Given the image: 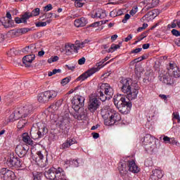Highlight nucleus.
Instances as JSON below:
<instances>
[{
	"label": "nucleus",
	"mask_w": 180,
	"mask_h": 180,
	"mask_svg": "<svg viewBox=\"0 0 180 180\" xmlns=\"http://www.w3.org/2000/svg\"><path fill=\"white\" fill-rule=\"evenodd\" d=\"M133 81L131 79L123 78L120 81V86L122 92L126 94L127 98L130 101H134L139 95V86L133 87Z\"/></svg>",
	"instance_id": "1"
},
{
	"label": "nucleus",
	"mask_w": 180,
	"mask_h": 180,
	"mask_svg": "<svg viewBox=\"0 0 180 180\" xmlns=\"http://www.w3.org/2000/svg\"><path fill=\"white\" fill-rule=\"evenodd\" d=\"M109 58H110V57L106 56L101 61L97 63L96 64V66L89 69L86 72L82 73L80 76H79L76 79V81L77 82L81 81V82H82V81H85V79H88L89 77H92V75H94V74H95L96 72H98V71H99L101 68H103V67H105V65H103V63H105V61H108Z\"/></svg>",
	"instance_id": "2"
},
{
	"label": "nucleus",
	"mask_w": 180,
	"mask_h": 180,
	"mask_svg": "<svg viewBox=\"0 0 180 180\" xmlns=\"http://www.w3.org/2000/svg\"><path fill=\"white\" fill-rule=\"evenodd\" d=\"M45 176L47 178V179L51 180H65V172L61 167H51L48 170H46Z\"/></svg>",
	"instance_id": "3"
},
{
	"label": "nucleus",
	"mask_w": 180,
	"mask_h": 180,
	"mask_svg": "<svg viewBox=\"0 0 180 180\" xmlns=\"http://www.w3.org/2000/svg\"><path fill=\"white\" fill-rule=\"evenodd\" d=\"M143 144L146 151L148 153H153L157 148V143H155V138L151 134H146L143 137Z\"/></svg>",
	"instance_id": "4"
},
{
	"label": "nucleus",
	"mask_w": 180,
	"mask_h": 180,
	"mask_svg": "<svg viewBox=\"0 0 180 180\" xmlns=\"http://www.w3.org/2000/svg\"><path fill=\"white\" fill-rule=\"evenodd\" d=\"M57 96V92L54 90L46 91L38 95V101L41 103H46L49 101H53Z\"/></svg>",
	"instance_id": "5"
},
{
	"label": "nucleus",
	"mask_w": 180,
	"mask_h": 180,
	"mask_svg": "<svg viewBox=\"0 0 180 180\" xmlns=\"http://www.w3.org/2000/svg\"><path fill=\"white\" fill-rule=\"evenodd\" d=\"M6 165L8 168H22V162L18 156H15L14 154H10L6 162Z\"/></svg>",
	"instance_id": "6"
},
{
	"label": "nucleus",
	"mask_w": 180,
	"mask_h": 180,
	"mask_svg": "<svg viewBox=\"0 0 180 180\" xmlns=\"http://www.w3.org/2000/svg\"><path fill=\"white\" fill-rule=\"evenodd\" d=\"M120 114L116 112L115 110H111V112L109 113L108 118L104 119V124L105 126H113L116 122L120 121Z\"/></svg>",
	"instance_id": "7"
},
{
	"label": "nucleus",
	"mask_w": 180,
	"mask_h": 180,
	"mask_svg": "<svg viewBox=\"0 0 180 180\" xmlns=\"http://www.w3.org/2000/svg\"><path fill=\"white\" fill-rule=\"evenodd\" d=\"M57 124L64 134H67L70 131V117L67 115L60 117Z\"/></svg>",
	"instance_id": "8"
},
{
	"label": "nucleus",
	"mask_w": 180,
	"mask_h": 180,
	"mask_svg": "<svg viewBox=\"0 0 180 180\" xmlns=\"http://www.w3.org/2000/svg\"><path fill=\"white\" fill-rule=\"evenodd\" d=\"M72 108L75 112H78L81 108L85 105V98L82 96H75L72 99Z\"/></svg>",
	"instance_id": "9"
},
{
	"label": "nucleus",
	"mask_w": 180,
	"mask_h": 180,
	"mask_svg": "<svg viewBox=\"0 0 180 180\" xmlns=\"http://www.w3.org/2000/svg\"><path fill=\"white\" fill-rule=\"evenodd\" d=\"M131 102L126 101V98L122 99V103L118 106V110L123 115H127L131 110Z\"/></svg>",
	"instance_id": "10"
},
{
	"label": "nucleus",
	"mask_w": 180,
	"mask_h": 180,
	"mask_svg": "<svg viewBox=\"0 0 180 180\" xmlns=\"http://www.w3.org/2000/svg\"><path fill=\"white\" fill-rule=\"evenodd\" d=\"M21 117H27L33 112V105H25L24 107H20L16 109Z\"/></svg>",
	"instance_id": "11"
},
{
	"label": "nucleus",
	"mask_w": 180,
	"mask_h": 180,
	"mask_svg": "<svg viewBox=\"0 0 180 180\" xmlns=\"http://www.w3.org/2000/svg\"><path fill=\"white\" fill-rule=\"evenodd\" d=\"M100 85V89L104 91L105 95H107V96L111 99V98L113 96V94H115V91L113 90V88L110 86V84L108 83H103Z\"/></svg>",
	"instance_id": "12"
},
{
	"label": "nucleus",
	"mask_w": 180,
	"mask_h": 180,
	"mask_svg": "<svg viewBox=\"0 0 180 180\" xmlns=\"http://www.w3.org/2000/svg\"><path fill=\"white\" fill-rule=\"evenodd\" d=\"M168 72L170 75H173L174 78L180 77V70L179 68L176 65V63H169V67L167 68Z\"/></svg>",
	"instance_id": "13"
},
{
	"label": "nucleus",
	"mask_w": 180,
	"mask_h": 180,
	"mask_svg": "<svg viewBox=\"0 0 180 180\" xmlns=\"http://www.w3.org/2000/svg\"><path fill=\"white\" fill-rule=\"evenodd\" d=\"M0 176L4 180L13 179L15 178V172L4 167L0 169Z\"/></svg>",
	"instance_id": "14"
},
{
	"label": "nucleus",
	"mask_w": 180,
	"mask_h": 180,
	"mask_svg": "<svg viewBox=\"0 0 180 180\" xmlns=\"http://www.w3.org/2000/svg\"><path fill=\"white\" fill-rule=\"evenodd\" d=\"M100 106V102L99 100L96 98H91L89 101L88 103V109L90 110L92 113L94 112H96V110H98Z\"/></svg>",
	"instance_id": "15"
},
{
	"label": "nucleus",
	"mask_w": 180,
	"mask_h": 180,
	"mask_svg": "<svg viewBox=\"0 0 180 180\" xmlns=\"http://www.w3.org/2000/svg\"><path fill=\"white\" fill-rule=\"evenodd\" d=\"M128 160L122 159L118 164V170L121 175H126L129 172Z\"/></svg>",
	"instance_id": "16"
},
{
	"label": "nucleus",
	"mask_w": 180,
	"mask_h": 180,
	"mask_svg": "<svg viewBox=\"0 0 180 180\" xmlns=\"http://www.w3.org/2000/svg\"><path fill=\"white\" fill-rule=\"evenodd\" d=\"M36 56L34 54L27 55L22 58V63L27 68H30Z\"/></svg>",
	"instance_id": "17"
},
{
	"label": "nucleus",
	"mask_w": 180,
	"mask_h": 180,
	"mask_svg": "<svg viewBox=\"0 0 180 180\" xmlns=\"http://www.w3.org/2000/svg\"><path fill=\"white\" fill-rule=\"evenodd\" d=\"M37 157L35 159V162L39 165V167H41V168H44L47 165V159L45 160V161H43L44 156L41 154V152L38 151L37 153Z\"/></svg>",
	"instance_id": "18"
},
{
	"label": "nucleus",
	"mask_w": 180,
	"mask_h": 180,
	"mask_svg": "<svg viewBox=\"0 0 180 180\" xmlns=\"http://www.w3.org/2000/svg\"><path fill=\"white\" fill-rule=\"evenodd\" d=\"M32 18V14H30V12H25L23 15H21V18L16 17L15 18V23H27V20L30 19Z\"/></svg>",
	"instance_id": "19"
},
{
	"label": "nucleus",
	"mask_w": 180,
	"mask_h": 180,
	"mask_svg": "<svg viewBox=\"0 0 180 180\" xmlns=\"http://www.w3.org/2000/svg\"><path fill=\"white\" fill-rule=\"evenodd\" d=\"M77 143L78 142L75 138H68L67 140L60 146V150H66V148H70L71 146L77 144Z\"/></svg>",
	"instance_id": "20"
},
{
	"label": "nucleus",
	"mask_w": 180,
	"mask_h": 180,
	"mask_svg": "<svg viewBox=\"0 0 180 180\" xmlns=\"http://www.w3.org/2000/svg\"><path fill=\"white\" fill-rule=\"evenodd\" d=\"M29 150V148L26 147L25 148L22 145H18L15 148V153L20 157V158H22V157H25L26 154H27V151Z\"/></svg>",
	"instance_id": "21"
},
{
	"label": "nucleus",
	"mask_w": 180,
	"mask_h": 180,
	"mask_svg": "<svg viewBox=\"0 0 180 180\" xmlns=\"http://www.w3.org/2000/svg\"><path fill=\"white\" fill-rule=\"evenodd\" d=\"M128 171L130 172H133V174H137L140 172V167L136 165V162L134 160H128Z\"/></svg>",
	"instance_id": "22"
},
{
	"label": "nucleus",
	"mask_w": 180,
	"mask_h": 180,
	"mask_svg": "<svg viewBox=\"0 0 180 180\" xmlns=\"http://www.w3.org/2000/svg\"><path fill=\"white\" fill-rule=\"evenodd\" d=\"M110 109V107L109 105H104L101 111V114L103 118L109 119V114L112 112V110H109Z\"/></svg>",
	"instance_id": "23"
},
{
	"label": "nucleus",
	"mask_w": 180,
	"mask_h": 180,
	"mask_svg": "<svg viewBox=\"0 0 180 180\" xmlns=\"http://www.w3.org/2000/svg\"><path fill=\"white\" fill-rule=\"evenodd\" d=\"M23 143L27 146H33V140L30 138L28 133H23L22 135Z\"/></svg>",
	"instance_id": "24"
},
{
	"label": "nucleus",
	"mask_w": 180,
	"mask_h": 180,
	"mask_svg": "<svg viewBox=\"0 0 180 180\" xmlns=\"http://www.w3.org/2000/svg\"><path fill=\"white\" fill-rule=\"evenodd\" d=\"M91 18L95 19V18H99V19H103L106 18V13L102 10V9H98L96 10L94 15H91Z\"/></svg>",
	"instance_id": "25"
},
{
	"label": "nucleus",
	"mask_w": 180,
	"mask_h": 180,
	"mask_svg": "<svg viewBox=\"0 0 180 180\" xmlns=\"http://www.w3.org/2000/svg\"><path fill=\"white\" fill-rule=\"evenodd\" d=\"M88 22L85 18H81L75 20V26L76 27H84Z\"/></svg>",
	"instance_id": "26"
},
{
	"label": "nucleus",
	"mask_w": 180,
	"mask_h": 180,
	"mask_svg": "<svg viewBox=\"0 0 180 180\" xmlns=\"http://www.w3.org/2000/svg\"><path fill=\"white\" fill-rule=\"evenodd\" d=\"M20 114L15 110L13 113H12L8 117V122H15V120H19L20 119Z\"/></svg>",
	"instance_id": "27"
},
{
	"label": "nucleus",
	"mask_w": 180,
	"mask_h": 180,
	"mask_svg": "<svg viewBox=\"0 0 180 180\" xmlns=\"http://www.w3.org/2000/svg\"><path fill=\"white\" fill-rule=\"evenodd\" d=\"M98 94L97 96H98V98L101 102H105L106 101H109L110 99L106 94H103V91L100 89H98Z\"/></svg>",
	"instance_id": "28"
},
{
	"label": "nucleus",
	"mask_w": 180,
	"mask_h": 180,
	"mask_svg": "<svg viewBox=\"0 0 180 180\" xmlns=\"http://www.w3.org/2000/svg\"><path fill=\"white\" fill-rule=\"evenodd\" d=\"M37 131L39 139H43V137L46 136V133H49V129H47V127L44 126L41 128H39V130H37Z\"/></svg>",
	"instance_id": "29"
},
{
	"label": "nucleus",
	"mask_w": 180,
	"mask_h": 180,
	"mask_svg": "<svg viewBox=\"0 0 180 180\" xmlns=\"http://www.w3.org/2000/svg\"><path fill=\"white\" fill-rule=\"evenodd\" d=\"M69 46L71 48L72 53H78V50L81 49L79 46V41H76L75 44H69Z\"/></svg>",
	"instance_id": "30"
},
{
	"label": "nucleus",
	"mask_w": 180,
	"mask_h": 180,
	"mask_svg": "<svg viewBox=\"0 0 180 180\" xmlns=\"http://www.w3.org/2000/svg\"><path fill=\"white\" fill-rule=\"evenodd\" d=\"M126 98L122 97V96H117L116 98H114V105H115L116 108L119 109V106L122 105L123 102V99H125Z\"/></svg>",
	"instance_id": "31"
},
{
	"label": "nucleus",
	"mask_w": 180,
	"mask_h": 180,
	"mask_svg": "<svg viewBox=\"0 0 180 180\" xmlns=\"http://www.w3.org/2000/svg\"><path fill=\"white\" fill-rule=\"evenodd\" d=\"M158 4H160V0H156L154 2H152L151 6H146L142 9V11H145V12H147V11H150V9H153V8H155V6H157V5H158Z\"/></svg>",
	"instance_id": "32"
},
{
	"label": "nucleus",
	"mask_w": 180,
	"mask_h": 180,
	"mask_svg": "<svg viewBox=\"0 0 180 180\" xmlns=\"http://www.w3.org/2000/svg\"><path fill=\"white\" fill-rule=\"evenodd\" d=\"M34 49H36V46H34V45H30V46H26L23 49V53H27L28 54H32V53L34 52Z\"/></svg>",
	"instance_id": "33"
},
{
	"label": "nucleus",
	"mask_w": 180,
	"mask_h": 180,
	"mask_svg": "<svg viewBox=\"0 0 180 180\" xmlns=\"http://www.w3.org/2000/svg\"><path fill=\"white\" fill-rule=\"evenodd\" d=\"M153 174H154L159 179H160V178H162V176H164V174H162V171L160 169H155V170H153Z\"/></svg>",
	"instance_id": "34"
},
{
	"label": "nucleus",
	"mask_w": 180,
	"mask_h": 180,
	"mask_svg": "<svg viewBox=\"0 0 180 180\" xmlns=\"http://www.w3.org/2000/svg\"><path fill=\"white\" fill-rule=\"evenodd\" d=\"M152 79H154V72H152V77H150V74H146L145 77L143 78V82L145 84H148V82H151Z\"/></svg>",
	"instance_id": "35"
},
{
	"label": "nucleus",
	"mask_w": 180,
	"mask_h": 180,
	"mask_svg": "<svg viewBox=\"0 0 180 180\" xmlns=\"http://www.w3.org/2000/svg\"><path fill=\"white\" fill-rule=\"evenodd\" d=\"M161 13V11L158 9H153L150 11H149L147 14L146 16H158V15Z\"/></svg>",
	"instance_id": "36"
},
{
	"label": "nucleus",
	"mask_w": 180,
	"mask_h": 180,
	"mask_svg": "<svg viewBox=\"0 0 180 180\" xmlns=\"http://www.w3.org/2000/svg\"><path fill=\"white\" fill-rule=\"evenodd\" d=\"M70 115L77 120H82V117H84V114H79L78 111H75V112H71Z\"/></svg>",
	"instance_id": "37"
},
{
	"label": "nucleus",
	"mask_w": 180,
	"mask_h": 180,
	"mask_svg": "<svg viewBox=\"0 0 180 180\" xmlns=\"http://www.w3.org/2000/svg\"><path fill=\"white\" fill-rule=\"evenodd\" d=\"M63 104V101L58 100L55 103L52 104L51 105V109L53 110H57L58 108Z\"/></svg>",
	"instance_id": "38"
},
{
	"label": "nucleus",
	"mask_w": 180,
	"mask_h": 180,
	"mask_svg": "<svg viewBox=\"0 0 180 180\" xmlns=\"http://www.w3.org/2000/svg\"><path fill=\"white\" fill-rule=\"evenodd\" d=\"M144 71V69L141 66H135V74L137 75L138 78L141 77V72Z\"/></svg>",
	"instance_id": "39"
},
{
	"label": "nucleus",
	"mask_w": 180,
	"mask_h": 180,
	"mask_svg": "<svg viewBox=\"0 0 180 180\" xmlns=\"http://www.w3.org/2000/svg\"><path fill=\"white\" fill-rule=\"evenodd\" d=\"M30 134L31 139H33V140H37L38 139H40V137L39 136V132L37 131L31 130Z\"/></svg>",
	"instance_id": "40"
},
{
	"label": "nucleus",
	"mask_w": 180,
	"mask_h": 180,
	"mask_svg": "<svg viewBox=\"0 0 180 180\" xmlns=\"http://www.w3.org/2000/svg\"><path fill=\"white\" fill-rule=\"evenodd\" d=\"M120 49V45L112 44L110 48L108 49V53H113V51Z\"/></svg>",
	"instance_id": "41"
},
{
	"label": "nucleus",
	"mask_w": 180,
	"mask_h": 180,
	"mask_svg": "<svg viewBox=\"0 0 180 180\" xmlns=\"http://www.w3.org/2000/svg\"><path fill=\"white\" fill-rule=\"evenodd\" d=\"M30 29L29 28H19L17 30L16 32L19 34H25L29 32Z\"/></svg>",
	"instance_id": "42"
},
{
	"label": "nucleus",
	"mask_w": 180,
	"mask_h": 180,
	"mask_svg": "<svg viewBox=\"0 0 180 180\" xmlns=\"http://www.w3.org/2000/svg\"><path fill=\"white\" fill-rule=\"evenodd\" d=\"M26 123H27L26 120L22 119L18 122L17 127H18V129H23L26 125Z\"/></svg>",
	"instance_id": "43"
},
{
	"label": "nucleus",
	"mask_w": 180,
	"mask_h": 180,
	"mask_svg": "<svg viewBox=\"0 0 180 180\" xmlns=\"http://www.w3.org/2000/svg\"><path fill=\"white\" fill-rule=\"evenodd\" d=\"M65 50L67 56H71V54H72V49H71L70 44L65 46Z\"/></svg>",
	"instance_id": "44"
},
{
	"label": "nucleus",
	"mask_w": 180,
	"mask_h": 180,
	"mask_svg": "<svg viewBox=\"0 0 180 180\" xmlns=\"http://www.w3.org/2000/svg\"><path fill=\"white\" fill-rule=\"evenodd\" d=\"M30 14L31 15V17L39 16V15H40V8H36L31 13H30Z\"/></svg>",
	"instance_id": "45"
},
{
	"label": "nucleus",
	"mask_w": 180,
	"mask_h": 180,
	"mask_svg": "<svg viewBox=\"0 0 180 180\" xmlns=\"http://www.w3.org/2000/svg\"><path fill=\"white\" fill-rule=\"evenodd\" d=\"M70 81H71V77H68L63 79L60 84L61 85H63V86H65V85H67V84H68V82H70Z\"/></svg>",
	"instance_id": "46"
},
{
	"label": "nucleus",
	"mask_w": 180,
	"mask_h": 180,
	"mask_svg": "<svg viewBox=\"0 0 180 180\" xmlns=\"http://www.w3.org/2000/svg\"><path fill=\"white\" fill-rule=\"evenodd\" d=\"M56 61H58V56H52L49 59H48V63L49 64H51V63H56Z\"/></svg>",
	"instance_id": "47"
},
{
	"label": "nucleus",
	"mask_w": 180,
	"mask_h": 180,
	"mask_svg": "<svg viewBox=\"0 0 180 180\" xmlns=\"http://www.w3.org/2000/svg\"><path fill=\"white\" fill-rule=\"evenodd\" d=\"M33 176V180H41V176H43V174L37 172V174H34Z\"/></svg>",
	"instance_id": "48"
},
{
	"label": "nucleus",
	"mask_w": 180,
	"mask_h": 180,
	"mask_svg": "<svg viewBox=\"0 0 180 180\" xmlns=\"http://www.w3.org/2000/svg\"><path fill=\"white\" fill-rule=\"evenodd\" d=\"M70 165L77 167H79V163L78 162V160H70Z\"/></svg>",
	"instance_id": "49"
},
{
	"label": "nucleus",
	"mask_w": 180,
	"mask_h": 180,
	"mask_svg": "<svg viewBox=\"0 0 180 180\" xmlns=\"http://www.w3.org/2000/svg\"><path fill=\"white\" fill-rule=\"evenodd\" d=\"M37 27H44V26H47V22H38L35 23Z\"/></svg>",
	"instance_id": "50"
},
{
	"label": "nucleus",
	"mask_w": 180,
	"mask_h": 180,
	"mask_svg": "<svg viewBox=\"0 0 180 180\" xmlns=\"http://www.w3.org/2000/svg\"><path fill=\"white\" fill-rule=\"evenodd\" d=\"M89 43V41L88 39H85L84 41H79V46H80V49H82L85 47V44H88Z\"/></svg>",
	"instance_id": "51"
},
{
	"label": "nucleus",
	"mask_w": 180,
	"mask_h": 180,
	"mask_svg": "<svg viewBox=\"0 0 180 180\" xmlns=\"http://www.w3.org/2000/svg\"><path fill=\"white\" fill-rule=\"evenodd\" d=\"M146 167H153V160L151 159H146L145 160Z\"/></svg>",
	"instance_id": "52"
},
{
	"label": "nucleus",
	"mask_w": 180,
	"mask_h": 180,
	"mask_svg": "<svg viewBox=\"0 0 180 180\" xmlns=\"http://www.w3.org/2000/svg\"><path fill=\"white\" fill-rule=\"evenodd\" d=\"M51 9H53V5L50 4L44 7V12H49V11H51Z\"/></svg>",
	"instance_id": "53"
},
{
	"label": "nucleus",
	"mask_w": 180,
	"mask_h": 180,
	"mask_svg": "<svg viewBox=\"0 0 180 180\" xmlns=\"http://www.w3.org/2000/svg\"><path fill=\"white\" fill-rule=\"evenodd\" d=\"M139 11V8L137 6L134 7L129 12L130 15H131V16H134V14L138 12Z\"/></svg>",
	"instance_id": "54"
},
{
	"label": "nucleus",
	"mask_w": 180,
	"mask_h": 180,
	"mask_svg": "<svg viewBox=\"0 0 180 180\" xmlns=\"http://www.w3.org/2000/svg\"><path fill=\"white\" fill-rule=\"evenodd\" d=\"M169 141H171V138L168 137L167 136H164L163 143H165V144H169Z\"/></svg>",
	"instance_id": "55"
},
{
	"label": "nucleus",
	"mask_w": 180,
	"mask_h": 180,
	"mask_svg": "<svg viewBox=\"0 0 180 180\" xmlns=\"http://www.w3.org/2000/svg\"><path fill=\"white\" fill-rule=\"evenodd\" d=\"M75 6H76V8H82L84 6V3L80 1H75Z\"/></svg>",
	"instance_id": "56"
},
{
	"label": "nucleus",
	"mask_w": 180,
	"mask_h": 180,
	"mask_svg": "<svg viewBox=\"0 0 180 180\" xmlns=\"http://www.w3.org/2000/svg\"><path fill=\"white\" fill-rule=\"evenodd\" d=\"M143 50V48H137L131 51V54L135 53L137 54V53H140Z\"/></svg>",
	"instance_id": "57"
},
{
	"label": "nucleus",
	"mask_w": 180,
	"mask_h": 180,
	"mask_svg": "<svg viewBox=\"0 0 180 180\" xmlns=\"http://www.w3.org/2000/svg\"><path fill=\"white\" fill-rule=\"evenodd\" d=\"M172 34H173V36H176V37H178V36H180V32L179 31L175 30V29H173L172 30Z\"/></svg>",
	"instance_id": "58"
},
{
	"label": "nucleus",
	"mask_w": 180,
	"mask_h": 180,
	"mask_svg": "<svg viewBox=\"0 0 180 180\" xmlns=\"http://www.w3.org/2000/svg\"><path fill=\"white\" fill-rule=\"evenodd\" d=\"M172 115L174 119H176V120H178V122L179 123L180 122L179 114L178 112H173Z\"/></svg>",
	"instance_id": "59"
},
{
	"label": "nucleus",
	"mask_w": 180,
	"mask_h": 180,
	"mask_svg": "<svg viewBox=\"0 0 180 180\" xmlns=\"http://www.w3.org/2000/svg\"><path fill=\"white\" fill-rule=\"evenodd\" d=\"M129 19H130V15L129 13L126 14L124 19L122 20V23H126V22H127V20H129Z\"/></svg>",
	"instance_id": "60"
},
{
	"label": "nucleus",
	"mask_w": 180,
	"mask_h": 180,
	"mask_svg": "<svg viewBox=\"0 0 180 180\" xmlns=\"http://www.w3.org/2000/svg\"><path fill=\"white\" fill-rule=\"evenodd\" d=\"M86 59L83 57L78 60V64L79 65H83V64H85Z\"/></svg>",
	"instance_id": "61"
},
{
	"label": "nucleus",
	"mask_w": 180,
	"mask_h": 180,
	"mask_svg": "<svg viewBox=\"0 0 180 180\" xmlns=\"http://www.w3.org/2000/svg\"><path fill=\"white\" fill-rule=\"evenodd\" d=\"M99 25H101V22L98 21V22L91 24L90 26H91V27H98V26H99Z\"/></svg>",
	"instance_id": "62"
},
{
	"label": "nucleus",
	"mask_w": 180,
	"mask_h": 180,
	"mask_svg": "<svg viewBox=\"0 0 180 180\" xmlns=\"http://www.w3.org/2000/svg\"><path fill=\"white\" fill-rule=\"evenodd\" d=\"M158 177H157V176L154 175V174H151L150 176L149 180H158Z\"/></svg>",
	"instance_id": "63"
},
{
	"label": "nucleus",
	"mask_w": 180,
	"mask_h": 180,
	"mask_svg": "<svg viewBox=\"0 0 180 180\" xmlns=\"http://www.w3.org/2000/svg\"><path fill=\"white\" fill-rule=\"evenodd\" d=\"M169 144H176V141L174 138H170V141L169 142Z\"/></svg>",
	"instance_id": "64"
}]
</instances>
